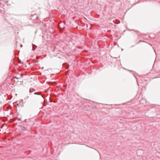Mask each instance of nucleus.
Listing matches in <instances>:
<instances>
[{"instance_id": "nucleus-1", "label": "nucleus", "mask_w": 160, "mask_h": 160, "mask_svg": "<svg viewBox=\"0 0 160 160\" xmlns=\"http://www.w3.org/2000/svg\"><path fill=\"white\" fill-rule=\"evenodd\" d=\"M41 93H42L41 92H34V94L38 95L39 98H44L43 97V96L41 95Z\"/></svg>"}, {"instance_id": "nucleus-2", "label": "nucleus", "mask_w": 160, "mask_h": 160, "mask_svg": "<svg viewBox=\"0 0 160 160\" xmlns=\"http://www.w3.org/2000/svg\"><path fill=\"white\" fill-rule=\"evenodd\" d=\"M63 66L66 69L68 68L69 67V65L66 63H64L63 64Z\"/></svg>"}, {"instance_id": "nucleus-3", "label": "nucleus", "mask_w": 160, "mask_h": 160, "mask_svg": "<svg viewBox=\"0 0 160 160\" xmlns=\"http://www.w3.org/2000/svg\"><path fill=\"white\" fill-rule=\"evenodd\" d=\"M37 47V46L36 45H35L34 44H32V50H33V51H34L35 50V49Z\"/></svg>"}, {"instance_id": "nucleus-4", "label": "nucleus", "mask_w": 160, "mask_h": 160, "mask_svg": "<svg viewBox=\"0 0 160 160\" xmlns=\"http://www.w3.org/2000/svg\"><path fill=\"white\" fill-rule=\"evenodd\" d=\"M35 91V90L33 88H30L29 89V92L32 93Z\"/></svg>"}, {"instance_id": "nucleus-5", "label": "nucleus", "mask_w": 160, "mask_h": 160, "mask_svg": "<svg viewBox=\"0 0 160 160\" xmlns=\"http://www.w3.org/2000/svg\"><path fill=\"white\" fill-rule=\"evenodd\" d=\"M20 46H21V47H22V44H21L20 45Z\"/></svg>"}, {"instance_id": "nucleus-6", "label": "nucleus", "mask_w": 160, "mask_h": 160, "mask_svg": "<svg viewBox=\"0 0 160 160\" xmlns=\"http://www.w3.org/2000/svg\"><path fill=\"white\" fill-rule=\"evenodd\" d=\"M128 71H130V72H131V71H130V70H128Z\"/></svg>"}, {"instance_id": "nucleus-7", "label": "nucleus", "mask_w": 160, "mask_h": 160, "mask_svg": "<svg viewBox=\"0 0 160 160\" xmlns=\"http://www.w3.org/2000/svg\"><path fill=\"white\" fill-rule=\"evenodd\" d=\"M8 140H10V139H8Z\"/></svg>"}, {"instance_id": "nucleus-8", "label": "nucleus", "mask_w": 160, "mask_h": 160, "mask_svg": "<svg viewBox=\"0 0 160 160\" xmlns=\"http://www.w3.org/2000/svg\"><path fill=\"white\" fill-rule=\"evenodd\" d=\"M29 98V97L28 96L27 97V98Z\"/></svg>"}]
</instances>
